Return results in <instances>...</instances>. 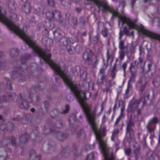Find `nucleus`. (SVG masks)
<instances>
[{"instance_id":"obj_1","label":"nucleus","mask_w":160,"mask_h":160,"mask_svg":"<svg viewBox=\"0 0 160 160\" xmlns=\"http://www.w3.org/2000/svg\"><path fill=\"white\" fill-rule=\"evenodd\" d=\"M9 19L11 22L14 25L16 26L20 29L22 33H19L15 31L9 29L12 31L17 34L20 38H22L27 44L33 49L34 52H36L38 56L41 58L45 61L47 62L50 67L54 70L55 74L56 75H58L62 79H70L69 77L67 74V71L65 66H61L60 65L55 63L51 59L52 55L50 51L47 49H42L36 44V42L29 37L23 30L14 24L13 22L18 20L17 14L13 12H9Z\"/></svg>"},{"instance_id":"obj_2","label":"nucleus","mask_w":160,"mask_h":160,"mask_svg":"<svg viewBox=\"0 0 160 160\" xmlns=\"http://www.w3.org/2000/svg\"><path fill=\"white\" fill-rule=\"evenodd\" d=\"M87 0L89 2H93L99 10L101 8H102V12H105L108 11L112 14V16L118 17L119 18V20L118 21L119 26L120 24V22L121 21L122 25H123L125 23H126L130 28H135V23L133 22L128 19L126 17L120 14L112 7L109 6L107 2L101 1L99 0Z\"/></svg>"},{"instance_id":"obj_3","label":"nucleus","mask_w":160,"mask_h":160,"mask_svg":"<svg viewBox=\"0 0 160 160\" xmlns=\"http://www.w3.org/2000/svg\"><path fill=\"white\" fill-rule=\"evenodd\" d=\"M6 11L0 6V21L6 23L11 29L15 31L16 32L21 33V31L6 16Z\"/></svg>"},{"instance_id":"obj_4","label":"nucleus","mask_w":160,"mask_h":160,"mask_svg":"<svg viewBox=\"0 0 160 160\" xmlns=\"http://www.w3.org/2000/svg\"><path fill=\"white\" fill-rule=\"evenodd\" d=\"M82 58L86 63L89 65L93 64L94 66H96L98 62L97 58L93 57V52L89 49H87L83 52Z\"/></svg>"},{"instance_id":"obj_5","label":"nucleus","mask_w":160,"mask_h":160,"mask_svg":"<svg viewBox=\"0 0 160 160\" xmlns=\"http://www.w3.org/2000/svg\"><path fill=\"white\" fill-rule=\"evenodd\" d=\"M108 66V64L105 63L103 60V67L100 69L98 74L97 83L98 84H103V82L106 81L107 76L105 74V71Z\"/></svg>"},{"instance_id":"obj_6","label":"nucleus","mask_w":160,"mask_h":160,"mask_svg":"<svg viewBox=\"0 0 160 160\" xmlns=\"http://www.w3.org/2000/svg\"><path fill=\"white\" fill-rule=\"evenodd\" d=\"M159 121L158 118L156 116L152 117L149 120L146 125V128L149 133L151 134L154 132L156 124L158 123Z\"/></svg>"},{"instance_id":"obj_7","label":"nucleus","mask_w":160,"mask_h":160,"mask_svg":"<svg viewBox=\"0 0 160 160\" xmlns=\"http://www.w3.org/2000/svg\"><path fill=\"white\" fill-rule=\"evenodd\" d=\"M46 15L50 20H53L58 22H61V14L58 11L55 10L52 12H48L46 13Z\"/></svg>"},{"instance_id":"obj_8","label":"nucleus","mask_w":160,"mask_h":160,"mask_svg":"<svg viewBox=\"0 0 160 160\" xmlns=\"http://www.w3.org/2000/svg\"><path fill=\"white\" fill-rule=\"evenodd\" d=\"M135 127V123L132 118H130L126 122V132L129 134V137L132 138L134 137V131L133 128Z\"/></svg>"},{"instance_id":"obj_9","label":"nucleus","mask_w":160,"mask_h":160,"mask_svg":"<svg viewBox=\"0 0 160 160\" xmlns=\"http://www.w3.org/2000/svg\"><path fill=\"white\" fill-rule=\"evenodd\" d=\"M16 102L19 104L20 108L22 109H27L28 108V103L24 98H22L21 94H19L17 97Z\"/></svg>"},{"instance_id":"obj_10","label":"nucleus","mask_w":160,"mask_h":160,"mask_svg":"<svg viewBox=\"0 0 160 160\" xmlns=\"http://www.w3.org/2000/svg\"><path fill=\"white\" fill-rule=\"evenodd\" d=\"M139 104V101L138 99L132 100L128 105V111L132 112L135 111L137 110Z\"/></svg>"},{"instance_id":"obj_11","label":"nucleus","mask_w":160,"mask_h":160,"mask_svg":"<svg viewBox=\"0 0 160 160\" xmlns=\"http://www.w3.org/2000/svg\"><path fill=\"white\" fill-rule=\"evenodd\" d=\"M28 137V134L26 133H24L20 137L19 144L21 148H23L26 144H27Z\"/></svg>"},{"instance_id":"obj_12","label":"nucleus","mask_w":160,"mask_h":160,"mask_svg":"<svg viewBox=\"0 0 160 160\" xmlns=\"http://www.w3.org/2000/svg\"><path fill=\"white\" fill-rule=\"evenodd\" d=\"M150 95L149 93L146 92L139 99H138L139 103L142 102V108H143L144 106L147 104V101L149 100Z\"/></svg>"},{"instance_id":"obj_13","label":"nucleus","mask_w":160,"mask_h":160,"mask_svg":"<svg viewBox=\"0 0 160 160\" xmlns=\"http://www.w3.org/2000/svg\"><path fill=\"white\" fill-rule=\"evenodd\" d=\"M138 64L139 62H137L136 60L131 63L129 68V72L137 73V69Z\"/></svg>"},{"instance_id":"obj_14","label":"nucleus","mask_w":160,"mask_h":160,"mask_svg":"<svg viewBox=\"0 0 160 160\" xmlns=\"http://www.w3.org/2000/svg\"><path fill=\"white\" fill-rule=\"evenodd\" d=\"M103 29L101 31V34L104 37L108 36V28L110 27V24L109 22H106L103 24Z\"/></svg>"},{"instance_id":"obj_15","label":"nucleus","mask_w":160,"mask_h":160,"mask_svg":"<svg viewBox=\"0 0 160 160\" xmlns=\"http://www.w3.org/2000/svg\"><path fill=\"white\" fill-rule=\"evenodd\" d=\"M3 143L6 145L12 144L13 146H16V138L13 136H12L9 138H6L4 139Z\"/></svg>"},{"instance_id":"obj_16","label":"nucleus","mask_w":160,"mask_h":160,"mask_svg":"<svg viewBox=\"0 0 160 160\" xmlns=\"http://www.w3.org/2000/svg\"><path fill=\"white\" fill-rule=\"evenodd\" d=\"M59 42L60 45L66 47L70 43L69 38L63 37L59 40Z\"/></svg>"},{"instance_id":"obj_17","label":"nucleus","mask_w":160,"mask_h":160,"mask_svg":"<svg viewBox=\"0 0 160 160\" xmlns=\"http://www.w3.org/2000/svg\"><path fill=\"white\" fill-rule=\"evenodd\" d=\"M54 38L56 40H59L62 36V32L59 29H57L53 32Z\"/></svg>"},{"instance_id":"obj_18","label":"nucleus","mask_w":160,"mask_h":160,"mask_svg":"<svg viewBox=\"0 0 160 160\" xmlns=\"http://www.w3.org/2000/svg\"><path fill=\"white\" fill-rule=\"evenodd\" d=\"M22 8L26 13L29 14L31 12V8L30 4L28 2L25 3L23 5Z\"/></svg>"},{"instance_id":"obj_19","label":"nucleus","mask_w":160,"mask_h":160,"mask_svg":"<svg viewBox=\"0 0 160 160\" xmlns=\"http://www.w3.org/2000/svg\"><path fill=\"white\" fill-rule=\"evenodd\" d=\"M133 147L134 148L133 152L135 154V157L134 159L138 160L141 154L140 148L139 146L136 147L135 145H133Z\"/></svg>"},{"instance_id":"obj_20","label":"nucleus","mask_w":160,"mask_h":160,"mask_svg":"<svg viewBox=\"0 0 160 160\" xmlns=\"http://www.w3.org/2000/svg\"><path fill=\"white\" fill-rule=\"evenodd\" d=\"M118 48L120 51L129 52L128 46L124 45V42L122 40L119 42Z\"/></svg>"},{"instance_id":"obj_21","label":"nucleus","mask_w":160,"mask_h":160,"mask_svg":"<svg viewBox=\"0 0 160 160\" xmlns=\"http://www.w3.org/2000/svg\"><path fill=\"white\" fill-rule=\"evenodd\" d=\"M130 77L128 83V87L130 83H133L135 82L136 79L137 77V73L130 72Z\"/></svg>"},{"instance_id":"obj_22","label":"nucleus","mask_w":160,"mask_h":160,"mask_svg":"<svg viewBox=\"0 0 160 160\" xmlns=\"http://www.w3.org/2000/svg\"><path fill=\"white\" fill-rule=\"evenodd\" d=\"M145 160H154V152L152 151L147 152L145 157Z\"/></svg>"},{"instance_id":"obj_23","label":"nucleus","mask_w":160,"mask_h":160,"mask_svg":"<svg viewBox=\"0 0 160 160\" xmlns=\"http://www.w3.org/2000/svg\"><path fill=\"white\" fill-rule=\"evenodd\" d=\"M105 87L103 89V91L108 92H110V88L112 87V84L111 81L110 80H106V81H105Z\"/></svg>"},{"instance_id":"obj_24","label":"nucleus","mask_w":160,"mask_h":160,"mask_svg":"<svg viewBox=\"0 0 160 160\" xmlns=\"http://www.w3.org/2000/svg\"><path fill=\"white\" fill-rule=\"evenodd\" d=\"M137 86L139 88V91L142 93L144 90L146 86V84L145 83H143L142 81L140 80L138 81Z\"/></svg>"},{"instance_id":"obj_25","label":"nucleus","mask_w":160,"mask_h":160,"mask_svg":"<svg viewBox=\"0 0 160 160\" xmlns=\"http://www.w3.org/2000/svg\"><path fill=\"white\" fill-rule=\"evenodd\" d=\"M117 71V66H116L115 64V65H113L110 72V75L112 80L115 78L116 73Z\"/></svg>"},{"instance_id":"obj_26","label":"nucleus","mask_w":160,"mask_h":160,"mask_svg":"<svg viewBox=\"0 0 160 160\" xmlns=\"http://www.w3.org/2000/svg\"><path fill=\"white\" fill-rule=\"evenodd\" d=\"M29 158L31 160L34 159V160L39 159V157H36L35 151L33 149H31L29 153Z\"/></svg>"},{"instance_id":"obj_27","label":"nucleus","mask_w":160,"mask_h":160,"mask_svg":"<svg viewBox=\"0 0 160 160\" xmlns=\"http://www.w3.org/2000/svg\"><path fill=\"white\" fill-rule=\"evenodd\" d=\"M152 83L155 87H159L160 86V77H155L152 81Z\"/></svg>"},{"instance_id":"obj_28","label":"nucleus","mask_w":160,"mask_h":160,"mask_svg":"<svg viewBox=\"0 0 160 160\" xmlns=\"http://www.w3.org/2000/svg\"><path fill=\"white\" fill-rule=\"evenodd\" d=\"M21 69L19 67H16L14 69V71H13V76H15V75L17 73L18 75H19L21 74V72L22 71L25 72L23 68V67L22 68L21 67Z\"/></svg>"},{"instance_id":"obj_29","label":"nucleus","mask_w":160,"mask_h":160,"mask_svg":"<svg viewBox=\"0 0 160 160\" xmlns=\"http://www.w3.org/2000/svg\"><path fill=\"white\" fill-rule=\"evenodd\" d=\"M129 52L120 51H119V56L118 58L122 61L124 58L125 54H128Z\"/></svg>"},{"instance_id":"obj_30","label":"nucleus","mask_w":160,"mask_h":160,"mask_svg":"<svg viewBox=\"0 0 160 160\" xmlns=\"http://www.w3.org/2000/svg\"><path fill=\"white\" fill-rule=\"evenodd\" d=\"M18 54V51L16 49H11L10 52V56L13 58H15Z\"/></svg>"},{"instance_id":"obj_31","label":"nucleus","mask_w":160,"mask_h":160,"mask_svg":"<svg viewBox=\"0 0 160 160\" xmlns=\"http://www.w3.org/2000/svg\"><path fill=\"white\" fill-rule=\"evenodd\" d=\"M30 55L28 54L22 56L21 59V61L22 62V64H24L27 61L28 59L30 58Z\"/></svg>"},{"instance_id":"obj_32","label":"nucleus","mask_w":160,"mask_h":160,"mask_svg":"<svg viewBox=\"0 0 160 160\" xmlns=\"http://www.w3.org/2000/svg\"><path fill=\"white\" fill-rule=\"evenodd\" d=\"M68 52L70 54H72L74 52V47L72 45H68L66 47Z\"/></svg>"},{"instance_id":"obj_33","label":"nucleus","mask_w":160,"mask_h":160,"mask_svg":"<svg viewBox=\"0 0 160 160\" xmlns=\"http://www.w3.org/2000/svg\"><path fill=\"white\" fill-rule=\"evenodd\" d=\"M71 22L74 27H77L78 25V18L75 16H73L71 18Z\"/></svg>"},{"instance_id":"obj_34","label":"nucleus","mask_w":160,"mask_h":160,"mask_svg":"<svg viewBox=\"0 0 160 160\" xmlns=\"http://www.w3.org/2000/svg\"><path fill=\"white\" fill-rule=\"evenodd\" d=\"M6 4L8 8L13 9L14 7V1L13 0H7Z\"/></svg>"},{"instance_id":"obj_35","label":"nucleus","mask_w":160,"mask_h":160,"mask_svg":"<svg viewBox=\"0 0 160 160\" xmlns=\"http://www.w3.org/2000/svg\"><path fill=\"white\" fill-rule=\"evenodd\" d=\"M56 134L58 138L60 140L62 141L66 138V136L61 132H57Z\"/></svg>"},{"instance_id":"obj_36","label":"nucleus","mask_w":160,"mask_h":160,"mask_svg":"<svg viewBox=\"0 0 160 160\" xmlns=\"http://www.w3.org/2000/svg\"><path fill=\"white\" fill-rule=\"evenodd\" d=\"M74 52L77 53H80L82 51V47L79 45H77L74 47Z\"/></svg>"},{"instance_id":"obj_37","label":"nucleus","mask_w":160,"mask_h":160,"mask_svg":"<svg viewBox=\"0 0 160 160\" xmlns=\"http://www.w3.org/2000/svg\"><path fill=\"white\" fill-rule=\"evenodd\" d=\"M29 118L26 116H24L21 120V122L23 124H26L28 123L29 121Z\"/></svg>"},{"instance_id":"obj_38","label":"nucleus","mask_w":160,"mask_h":160,"mask_svg":"<svg viewBox=\"0 0 160 160\" xmlns=\"http://www.w3.org/2000/svg\"><path fill=\"white\" fill-rule=\"evenodd\" d=\"M8 102V99H7V98L5 96L0 95V103L4 102Z\"/></svg>"},{"instance_id":"obj_39","label":"nucleus","mask_w":160,"mask_h":160,"mask_svg":"<svg viewBox=\"0 0 160 160\" xmlns=\"http://www.w3.org/2000/svg\"><path fill=\"white\" fill-rule=\"evenodd\" d=\"M86 19V17L84 16L80 17L79 18L80 22L84 25Z\"/></svg>"},{"instance_id":"obj_40","label":"nucleus","mask_w":160,"mask_h":160,"mask_svg":"<svg viewBox=\"0 0 160 160\" xmlns=\"http://www.w3.org/2000/svg\"><path fill=\"white\" fill-rule=\"evenodd\" d=\"M131 151V149L130 148H128L124 149L125 153L128 156H129L130 155Z\"/></svg>"},{"instance_id":"obj_41","label":"nucleus","mask_w":160,"mask_h":160,"mask_svg":"<svg viewBox=\"0 0 160 160\" xmlns=\"http://www.w3.org/2000/svg\"><path fill=\"white\" fill-rule=\"evenodd\" d=\"M69 109V106L68 105H65V109L62 110L60 112L61 114H65L67 113Z\"/></svg>"},{"instance_id":"obj_42","label":"nucleus","mask_w":160,"mask_h":160,"mask_svg":"<svg viewBox=\"0 0 160 160\" xmlns=\"http://www.w3.org/2000/svg\"><path fill=\"white\" fill-rule=\"evenodd\" d=\"M94 156L93 153L89 154L87 156L86 160H94Z\"/></svg>"},{"instance_id":"obj_43","label":"nucleus","mask_w":160,"mask_h":160,"mask_svg":"<svg viewBox=\"0 0 160 160\" xmlns=\"http://www.w3.org/2000/svg\"><path fill=\"white\" fill-rule=\"evenodd\" d=\"M127 63L125 62L123 63L121 66V68L122 69L124 74H125L126 72V70L127 67Z\"/></svg>"},{"instance_id":"obj_44","label":"nucleus","mask_w":160,"mask_h":160,"mask_svg":"<svg viewBox=\"0 0 160 160\" xmlns=\"http://www.w3.org/2000/svg\"><path fill=\"white\" fill-rule=\"evenodd\" d=\"M16 94L14 93H11L9 94L8 98L10 100H13L16 97Z\"/></svg>"},{"instance_id":"obj_45","label":"nucleus","mask_w":160,"mask_h":160,"mask_svg":"<svg viewBox=\"0 0 160 160\" xmlns=\"http://www.w3.org/2000/svg\"><path fill=\"white\" fill-rule=\"evenodd\" d=\"M14 123L11 122H10L7 123V126L9 129L10 130H12L14 128Z\"/></svg>"},{"instance_id":"obj_46","label":"nucleus","mask_w":160,"mask_h":160,"mask_svg":"<svg viewBox=\"0 0 160 160\" xmlns=\"http://www.w3.org/2000/svg\"><path fill=\"white\" fill-rule=\"evenodd\" d=\"M106 55H107V62L106 63H108V62L110 58L112 56L110 55H109V49H107V52H106Z\"/></svg>"},{"instance_id":"obj_47","label":"nucleus","mask_w":160,"mask_h":160,"mask_svg":"<svg viewBox=\"0 0 160 160\" xmlns=\"http://www.w3.org/2000/svg\"><path fill=\"white\" fill-rule=\"evenodd\" d=\"M48 4L50 6L53 7L55 6V2L54 0H47Z\"/></svg>"},{"instance_id":"obj_48","label":"nucleus","mask_w":160,"mask_h":160,"mask_svg":"<svg viewBox=\"0 0 160 160\" xmlns=\"http://www.w3.org/2000/svg\"><path fill=\"white\" fill-rule=\"evenodd\" d=\"M6 64L5 62H0V70H3L6 67Z\"/></svg>"},{"instance_id":"obj_49","label":"nucleus","mask_w":160,"mask_h":160,"mask_svg":"<svg viewBox=\"0 0 160 160\" xmlns=\"http://www.w3.org/2000/svg\"><path fill=\"white\" fill-rule=\"evenodd\" d=\"M123 30L124 33L126 35L130 36V35H129L128 34L129 30L128 29L127 27H124L123 28Z\"/></svg>"},{"instance_id":"obj_50","label":"nucleus","mask_w":160,"mask_h":160,"mask_svg":"<svg viewBox=\"0 0 160 160\" xmlns=\"http://www.w3.org/2000/svg\"><path fill=\"white\" fill-rule=\"evenodd\" d=\"M43 103L45 108L47 110L49 108V106L48 102L47 101H45L43 102Z\"/></svg>"},{"instance_id":"obj_51","label":"nucleus","mask_w":160,"mask_h":160,"mask_svg":"<svg viewBox=\"0 0 160 160\" xmlns=\"http://www.w3.org/2000/svg\"><path fill=\"white\" fill-rule=\"evenodd\" d=\"M54 131V129H51V128H50V129H46L44 130V132L46 134H48V133H49L50 132H53Z\"/></svg>"},{"instance_id":"obj_52","label":"nucleus","mask_w":160,"mask_h":160,"mask_svg":"<svg viewBox=\"0 0 160 160\" xmlns=\"http://www.w3.org/2000/svg\"><path fill=\"white\" fill-rule=\"evenodd\" d=\"M70 43L73 44L76 41L77 39L74 37H72L71 38H69Z\"/></svg>"},{"instance_id":"obj_53","label":"nucleus","mask_w":160,"mask_h":160,"mask_svg":"<svg viewBox=\"0 0 160 160\" xmlns=\"http://www.w3.org/2000/svg\"><path fill=\"white\" fill-rule=\"evenodd\" d=\"M122 117L121 115H120L119 117L117 119L114 125L115 126L117 125L120 121Z\"/></svg>"},{"instance_id":"obj_54","label":"nucleus","mask_w":160,"mask_h":160,"mask_svg":"<svg viewBox=\"0 0 160 160\" xmlns=\"http://www.w3.org/2000/svg\"><path fill=\"white\" fill-rule=\"evenodd\" d=\"M93 41L94 44H96L98 41V36H95L93 38Z\"/></svg>"},{"instance_id":"obj_55","label":"nucleus","mask_w":160,"mask_h":160,"mask_svg":"<svg viewBox=\"0 0 160 160\" xmlns=\"http://www.w3.org/2000/svg\"><path fill=\"white\" fill-rule=\"evenodd\" d=\"M6 87L7 89L10 90H11L12 89L11 83L10 82L7 83Z\"/></svg>"},{"instance_id":"obj_56","label":"nucleus","mask_w":160,"mask_h":160,"mask_svg":"<svg viewBox=\"0 0 160 160\" xmlns=\"http://www.w3.org/2000/svg\"><path fill=\"white\" fill-rule=\"evenodd\" d=\"M125 104L124 102L121 100H119V103L118 104V108L120 107L121 106H122L123 105Z\"/></svg>"},{"instance_id":"obj_57","label":"nucleus","mask_w":160,"mask_h":160,"mask_svg":"<svg viewBox=\"0 0 160 160\" xmlns=\"http://www.w3.org/2000/svg\"><path fill=\"white\" fill-rule=\"evenodd\" d=\"M125 108V104L123 105L121 107V114L120 115H121V116H123V112L124 111Z\"/></svg>"},{"instance_id":"obj_58","label":"nucleus","mask_w":160,"mask_h":160,"mask_svg":"<svg viewBox=\"0 0 160 160\" xmlns=\"http://www.w3.org/2000/svg\"><path fill=\"white\" fill-rule=\"evenodd\" d=\"M152 65V63L151 61H150L149 63L148 64V72H149L151 70V68Z\"/></svg>"},{"instance_id":"obj_59","label":"nucleus","mask_w":160,"mask_h":160,"mask_svg":"<svg viewBox=\"0 0 160 160\" xmlns=\"http://www.w3.org/2000/svg\"><path fill=\"white\" fill-rule=\"evenodd\" d=\"M119 37L118 38L119 40H121L122 38V37L123 36V32L122 30H120L119 32Z\"/></svg>"},{"instance_id":"obj_60","label":"nucleus","mask_w":160,"mask_h":160,"mask_svg":"<svg viewBox=\"0 0 160 160\" xmlns=\"http://www.w3.org/2000/svg\"><path fill=\"white\" fill-rule=\"evenodd\" d=\"M142 108V107H141L140 108H138L137 109V110H136L135 111H137V115H140L141 114V110Z\"/></svg>"},{"instance_id":"obj_61","label":"nucleus","mask_w":160,"mask_h":160,"mask_svg":"<svg viewBox=\"0 0 160 160\" xmlns=\"http://www.w3.org/2000/svg\"><path fill=\"white\" fill-rule=\"evenodd\" d=\"M145 62H144L143 63V65L141 67V68L142 69V73H144V68H145Z\"/></svg>"},{"instance_id":"obj_62","label":"nucleus","mask_w":160,"mask_h":160,"mask_svg":"<svg viewBox=\"0 0 160 160\" xmlns=\"http://www.w3.org/2000/svg\"><path fill=\"white\" fill-rule=\"evenodd\" d=\"M75 10L77 12L80 13L82 11V9L78 7H77L75 8Z\"/></svg>"},{"instance_id":"obj_63","label":"nucleus","mask_w":160,"mask_h":160,"mask_svg":"<svg viewBox=\"0 0 160 160\" xmlns=\"http://www.w3.org/2000/svg\"><path fill=\"white\" fill-rule=\"evenodd\" d=\"M73 73L75 75H76L77 76H78V73L77 72V69L76 68H74L73 70Z\"/></svg>"},{"instance_id":"obj_64","label":"nucleus","mask_w":160,"mask_h":160,"mask_svg":"<svg viewBox=\"0 0 160 160\" xmlns=\"http://www.w3.org/2000/svg\"><path fill=\"white\" fill-rule=\"evenodd\" d=\"M139 64H140L141 65L143 61V58L140 57L139 58Z\"/></svg>"}]
</instances>
